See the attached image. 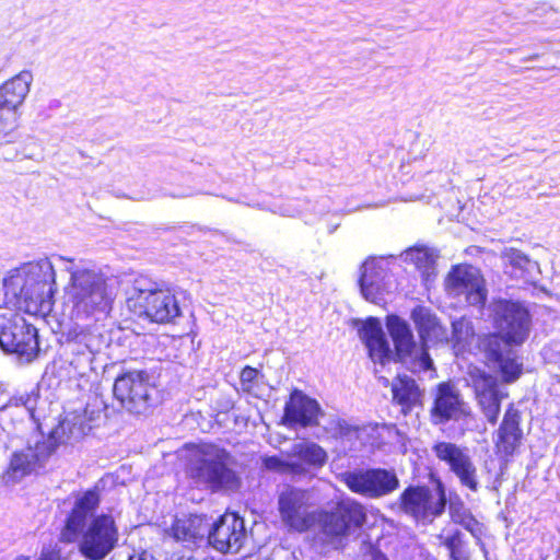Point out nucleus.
<instances>
[{
    "mask_svg": "<svg viewBox=\"0 0 560 560\" xmlns=\"http://www.w3.org/2000/svg\"><path fill=\"white\" fill-rule=\"evenodd\" d=\"M281 521L290 529L303 533L315 527L314 544L323 552L343 550L351 535L366 523V509L359 501L342 498L328 509L310 512L307 491L288 487L279 495Z\"/></svg>",
    "mask_w": 560,
    "mask_h": 560,
    "instance_id": "1",
    "label": "nucleus"
},
{
    "mask_svg": "<svg viewBox=\"0 0 560 560\" xmlns=\"http://www.w3.org/2000/svg\"><path fill=\"white\" fill-rule=\"evenodd\" d=\"M491 312L498 334L486 337L482 347L489 364L500 371L505 383L516 381L523 371V362L513 349L528 336L530 316L518 302L498 300L491 304Z\"/></svg>",
    "mask_w": 560,
    "mask_h": 560,
    "instance_id": "2",
    "label": "nucleus"
},
{
    "mask_svg": "<svg viewBox=\"0 0 560 560\" xmlns=\"http://www.w3.org/2000/svg\"><path fill=\"white\" fill-rule=\"evenodd\" d=\"M100 504L98 493L89 490L77 498L66 521L61 537L74 541L79 535V551L89 560L105 559L118 545L119 532L112 515L93 516Z\"/></svg>",
    "mask_w": 560,
    "mask_h": 560,
    "instance_id": "3",
    "label": "nucleus"
},
{
    "mask_svg": "<svg viewBox=\"0 0 560 560\" xmlns=\"http://www.w3.org/2000/svg\"><path fill=\"white\" fill-rule=\"evenodd\" d=\"M411 318L418 329L421 345L416 343L412 331L405 320L398 316L387 318V328L396 349L395 355L412 372L427 371L433 364L427 351L428 345L447 342L448 334L429 307L416 306L411 312Z\"/></svg>",
    "mask_w": 560,
    "mask_h": 560,
    "instance_id": "4",
    "label": "nucleus"
},
{
    "mask_svg": "<svg viewBox=\"0 0 560 560\" xmlns=\"http://www.w3.org/2000/svg\"><path fill=\"white\" fill-rule=\"evenodd\" d=\"M66 260L63 257H59ZM66 271L70 280L66 295L71 305L72 318L89 319L106 315L112 310L116 292L112 280L101 270L67 259Z\"/></svg>",
    "mask_w": 560,
    "mask_h": 560,
    "instance_id": "5",
    "label": "nucleus"
},
{
    "mask_svg": "<svg viewBox=\"0 0 560 560\" xmlns=\"http://www.w3.org/2000/svg\"><path fill=\"white\" fill-rule=\"evenodd\" d=\"M83 433L82 427L68 418L63 419L48 435L42 432L33 433L23 446L12 452L5 478L16 482L28 475L37 474L45 468L58 445L71 439L77 440Z\"/></svg>",
    "mask_w": 560,
    "mask_h": 560,
    "instance_id": "6",
    "label": "nucleus"
},
{
    "mask_svg": "<svg viewBox=\"0 0 560 560\" xmlns=\"http://www.w3.org/2000/svg\"><path fill=\"white\" fill-rule=\"evenodd\" d=\"M229 454L212 444L197 448L189 460L188 475L198 485L212 492H235L242 479L228 466Z\"/></svg>",
    "mask_w": 560,
    "mask_h": 560,
    "instance_id": "7",
    "label": "nucleus"
},
{
    "mask_svg": "<svg viewBox=\"0 0 560 560\" xmlns=\"http://www.w3.org/2000/svg\"><path fill=\"white\" fill-rule=\"evenodd\" d=\"M128 306L139 317L158 324L172 323L180 316L178 301L171 290L144 276L135 279Z\"/></svg>",
    "mask_w": 560,
    "mask_h": 560,
    "instance_id": "8",
    "label": "nucleus"
},
{
    "mask_svg": "<svg viewBox=\"0 0 560 560\" xmlns=\"http://www.w3.org/2000/svg\"><path fill=\"white\" fill-rule=\"evenodd\" d=\"M113 392L121 407L133 415L148 413L159 400L154 376L147 371H129L119 375Z\"/></svg>",
    "mask_w": 560,
    "mask_h": 560,
    "instance_id": "9",
    "label": "nucleus"
},
{
    "mask_svg": "<svg viewBox=\"0 0 560 560\" xmlns=\"http://www.w3.org/2000/svg\"><path fill=\"white\" fill-rule=\"evenodd\" d=\"M0 348L30 362L39 351L37 329L21 315L3 312L0 314Z\"/></svg>",
    "mask_w": 560,
    "mask_h": 560,
    "instance_id": "10",
    "label": "nucleus"
},
{
    "mask_svg": "<svg viewBox=\"0 0 560 560\" xmlns=\"http://www.w3.org/2000/svg\"><path fill=\"white\" fill-rule=\"evenodd\" d=\"M338 480L353 493L369 499L386 497L399 488V479L394 469L359 468L338 475Z\"/></svg>",
    "mask_w": 560,
    "mask_h": 560,
    "instance_id": "11",
    "label": "nucleus"
},
{
    "mask_svg": "<svg viewBox=\"0 0 560 560\" xmlns=\"http://www.w3.org/2000/svg\"><path fill=\"white\" fill-rule=\"evenodd\" d=\"M446 506V495L442 483L434 493L425 486H409L399 497V509L416 522L432 523L441 516Z\"/></svg>",
    "mask_w": 560,
    "mask_h": 560,
    "instance_id": "12",
    "label": "nucleus"
},
{
    "mask_svg": "<svg viewBox=\"0 0 560 560\" xmlns=\"http://www.w3.org/2000/svg\"><path fill=\"white\" fill-rule=\"evenodd\" d=\"M55 269L51 261L48 258L39 259L38 261L31 262L26 267V277L23 278L21 275L12 276L5 279L3 282V289L5 295H12L13 300L26 301L33 298V290L31 287H35L36 291L44 292L45 287L55 283Z\"/></svg>",
    "mask_w": 560,
    "mask_h": 560,
    "instance_id": "13",
    "label": "nucleus"
},
{
    "mask_svg": "<svg viewBox=\"0 0 560 560\" xmlns=\"http://www.w3.org/2000/svg\"><path fill=\"white\" fill-rule=\"evenodd\" d=\"M444 287L452 298H464L469 305L483 306L487 300L485 280L476 267L458 265L447 273Z\"/></svg>",
    "mask_w": 560,
    "mask_h": 560,
    "instance_id": "14",
    "label": "nucleus"
},
{
    "mask_svg": "<svg viewBox=\"0 0 560 560\" xmlns=\"http://www.w3.org/2000/svg\"><path fill=\"white\" fill-rule=\"evenodd\" d=\"M33 74L23 70L0 86V126L2 129L16 128V109L27 96Z\"/></svg>",
    "mask_w": 560,
    "mask_h": 560,
    "instance_id": "15",
    "label": "nucleus"
},
{
    "mask_svg": "<svg viewBox=\"0 0 560 560\" xmlns=\"http://www.w3.org/2000/svg\"><path fill=\"white\" fill-rule=\"evenodd\" d=\"M209 544L222 553H236L243 547L247 533L242 517L235 513H225L215 523L208 524Z\"/></svg>",
    "mask_w": 560,
    "mask_h": 560,
    "instance_id": "16",
    "label": "nucleus"
},
{
    "mask_svg": "<svg viewBox=\"0 0 560 560\" xmlns=\"http://www.w3.org/2000/svg\"><path fill=\"white\" fill-rule=\"evenodd\" d=\"M471 382L483 416L491 424L497 423L501 400L506 396L499 389L497 377L477 370L471 373Z\"/></svg>",
    "mask_w": 560,
    "mask_h": 560,
    "instance_id": "17",
    "label": "nucleus"
},
{
    "mask_svg": "<svg viewBox=\"0 0 560 560\" xmlns=\"http://www.w3.org/2000/svg\"><path fill=\"white\" fill-rule=\"evenodd\" d=\"M430 412L434 424L458 420L466 413L465 402L455 385L451 383L439 384Z\"/></svg>",
    "mask_w": 560,
    "mask_h": 560,
    "instance_id": "18",
    "label": "nucleus"
},
{
    "mask_svg": "<svg viewBox=\"0 0 560 560\" xmlns=\"http://www.w3.org/2000/svg\"><path fill=\"white\" fill-rule=\"evenodd\" d=\"M322 409L317 400L303 392L294 389L284 407V421L289 427L299 424L303 428L318 424Z\"/></svg>",
    "mask_w": 560,
    "mask_h": 560,
    "instance_id": "19",
    "label": "nucleus"
},
{
    "mask_svg": "<svg viewBox=\"0 0 560 560\" xmlns=\"http://www.w3.org/2000/svg\"><path fill=\"white\" fill-rule=\"evenodd\" d=\"M521 413L511 404L506 409L503 421L498 429L495 447L498 453L504 456H512L521 446L523 432L520 428Z\"/></svg>",
    "mask_w": 560,
    "mask_h": 560,
    "instance_id": "20",
    "label": "nucleus"
},
{
    "mask_svg": "<svg viewBox=\"0 0 560 560\" xmlns=\"http://www.w3.org/2000/svg\"><path fill=\"white\" fill-rule=\"evenodd\" d=\"M359 336L366 346L369 354L374 362L384 365L392 360V350L377 319L370 318L366 320L362 328L359 329Z\"/></svg>",
    "mask_w": 560,
    "mask_h": 560,
    "instance_id": "21",
    "label": "nucleus"
},
{
    "mask_svg": "<svg viewBox=\"0 0 560 560\" xmlns=\"http://www.w3.org/2000/svg\"><path fill=\"white\" fill-rule=\"evenodd\" d=\"M360 288L365 300L380 304L383 301L384 290L383 281L386 277V270L382 260L368 259L361 267Z\"/></svg>",
    "mask_w": 560,
    "mask_h": 560,
    "instance_id": "22",
    "label": "nucleus"
},
{
    "mask_svg": "<svg viewBox=\"0 0 560 560\" xmlns=\"http://www.w3.org/2000/svg\"><path fill=\"white\" fill-rule=\"evenodd\" d=\"M394 401L401 407L407 415L415 407L421 405L422 392L416 381L408 375H398L392 384Z\"/></svg>",
    "mask_w": 560,
    "mask_h": 560,
    "instance_id": "23",
    "label": "nucleus"
},
{
    "mask_svg": "<svg viewBox=\"0 0 560 560\" xmlns=\"http://www.w3.org/2000/svg\"><path fill=\"white\" fill-rule=\"evenodd\" d=\"M287 456L300 463L304 469L305 466L322 467L327 460L326 451L318 444L310 441L294 443L287 452Z\"/></svg>",
    "mask_w": 560,
    "mask_h": 560,
    "instance_id": "24",
    "label": "nucleus"
},
{
    "mask_svg": "<svg viewBox=\"0 0 560 560\" xmlns=\"http://www.w3.org/2000/svg\"><path fill=\"white\" fill-rule=\"evenodd\" d=\"M176 540L192 541L203 538L208 533V523L202 516L191 515L176 520L171 528Z\"/></svg>",
    "mask_w": 560,
    "mask_h": 560,
    "instance_id": "25",
    "label": "nucleus"
},
{
    "mask_svg": "<svg viewBox=\"0 0 560 560\" xmlns=\"http://www.w3.org/2000/svg\"><path fill=\"white\" fill-rule=\"evenodd\" d=\"M402 256L405 261L412 262L417 267L425 282L435 276V262L439 257L435 249L416 246L407 249Z\"/></svg>",
    "mask_w": 560,
    "mask_h": 560,
    "instance_id": "26",
    "label": "nucleus"
},
{
    "mask_svg": "<svg viewBox=\"0 0 560 560\" xmlns=\"http://www.w3.org/2000/svg\"><path fill=\"white\" fill-rule=\"evenodd\" d=\"M500 257L503 264L510 266L517 276H532L538 269V264L535 260L513 247H504Z\"/></svg>",
    "mask_w": 560,
    "mask_h": 560,
    "instance_id": "27",
    "label": "nucleus"
},
{
    "mask_svg": "<svg viewBox=\"0 0 560 560\" xmlns=\"http://www.w3.org/2000/svg\"><path fill=\"white\" fill-rule=\"evenodd\" d=\"M432 453L451 470L469 455V450L453 442L438 441L432 445Z\"/></svg>",
    "mask_w": 560,
    "mask_h": 560,
    "instance_id": "28",
    "label": "nucleus"
},
{
    "mask_svg": "<svg viewBox=\"0 0 560 560\" xmlns=\"http://www.w3.org/2000/svg\"><path fill=\"white\" fill-rule=\"evenodd\" d=\"M450 471H452L457 477L460 486L469 489L472 492H477L479 490L480 482L478 477V469L470 454Z\"/></svg>",
    "mask_w": 560,
    "mask_h": 560,
    "instance_id": "29",
    "label": "nucleus"
},
{
    "mask_svg": "<svg viewBox=\"0 0 560 560\" xmlns=\"http://www.w3.org/2000/svg\"><path fill=\"white\" fill-rule=\"evenodd\" d=\"M475 336L472 324L469 319L460 317L452 323V341L454 347L463 349L469 345Z\"/></svg>",
    "mask_w": 560,
    "mask_h": 560,
    "instance_id": "30",
    "label": "nucleus"
},
{
    "mask_svg": "<svg viewBox=\"0 0 560 560\" xmlns=\"http://www.w3.org/2000/svg\"><path fill=\"white\" fill-rule=\"evenodd\" d=\"M264 466L268 470L277 471V472H293L301 474L304 471V468L300 463L292 460L289 458L288 460H283L278 456H269L264 459Z\"/></svg>",
    "mask_w": 560,
    "mask_h": 560,
    "instance_id": "31",
    "label": "nucleus"
},
{
    "mask_svg": "<svg viewBox=\"0 0 560 560\" xmlns=\"http://www.w3.org/2000/svg\"><path fill=\"white\" fill-rule=\"evenodd\" d=\"M82 352L80 355H74L69 359V364L73 368V370L80 374L84 375L86 371L91 369V363L93 359V349L81 348Z\"/></svg>",
    "mask_w": 560,
    "mask_h": 560,
    "instance_id": "32",
    "label": "nucleus"
},
{
    "mask_svg": "<svg viewBox=\"0 0 560 560\" xmlns=\"http://www.w3.org/2000/svg\"><path fill=\"white\" fill-rule=\"evenodd\" d=\"M326 430L336 438L350 436L355 433L357 428L340 418H334L329 421Z\"/></svg>",
    "mask_w": 560,
    "mask_h": 560,
    "instance_id": "33",
    "label": "nucleus"
},
{
    "mask_svg": "<svg viewBox=\"0 0 560 560\" xmlns=\"http://www.w3.org/2000/svg\"><path fill=\"white\" fill-rule=\"evenodd\" d=\"M257 375H258V370L254 369L249 365L245 366L242 370L240 380H241L242 389L244 392L249 393L252 390L253 382L256 380Z\"/></svg>",
    "mask_w": 560,
    "mask_h": 560,
    "instance_id": "34",
    "label": "nucleus"
},
{
    "mask_svg": "<svg viewBox=\"0 0 560 560\" xmlns=\"http://www.w3.org/2000/svg\"><path fill=\"white\" fill-rule=\"evenodd\" d=\"M448 511L452 521L456 524H459L462 518L470 514L462 501H452Z\"/></svg>",
    "mask_w": 560,
    "mask_h": 560,
    "instance_id": "35",
    "label": "nucleus"
},
{
    "mask_svg": "<svg viewBox=\"0 0 560 560\" xmlns=\"http://www.w3.org/2000/svg\"><path fill=\"white\" fill-rule=\"evenodd\" d=\"M462 533L456 530L454 534L447 536L443 540V545L448 549L451 556L454 558L455 553L460 547L462 544Z\"/></svg>",
    "mask_w": 560,
    "mask_h": 560,
    "instance_id": "36",
    "label": "nucleus"
},
{
    "mask_svg": "<svg viewBox=\"0 0 560 560\" xmlns=\"http://www.w3.org/2000/svg\"><path fill=\"white\" fill-rule=\"evenodd\" d=\"M459 525H462L465 529L470 532L474 536H478L480 533V527L478 521L471 515H467L466 517L462 518L459 522Z\"/></svg>",
    "mask_w": 560,
    "mask_h": 560,
    "instance_id": "37",
    "label": "nucleus"
},
{
    "mask_svg": "<svg viewBox=\"0 0 560 560\" xmlns=\"http://www.w3.org/2000/svg\"><path fill=\"white\" fill-rule=\"evenodd\" d=\"M85 339H86V336H81L80 340L70 342L68 345V347L70 348L72 357L80 355V353L82 352L81 348L92 349L91 345H89L86 342L82 343V341H84Z\"/></svg>",
    "mask_w": 560,
    "mask_h": 560,
    "instance_id": "38",
    "label": "nucleus"
},
{
    "mask_svg": "<svg viewBox=\"0 0 560 560\" xmlns=\"http://www.w3.org/2000/svg\"><path fill=\"white\" fill-rule=\"evenodd\" d=\"M13 140L12 130L11 129H2L0 126V143L2 142H11Z\"/></svg>",
    "mask_w": 560,
    "mask_h": 560,
    "instance_id": "39",
    "label": "nucleus"
},
{
    "mask_svg": "<svg viewBox=\"0 0 560 560\" xmlns=\"http://www.w3.org/2000/svg\"><path fill=\"white\" fill-rule=\"evenodd\" d=\"M129 560H159L153 555L149 553L148 551H143L138 556H132L129 558Z\"/></svg>",
    "mask_w": 560,
    "mask_h": 560,
    "instance_id": "40",
    "label": "nucleus"
},
{
    "mask_svg": "<svg viewBox=\"0 0 560 560\" xmlns=\"http://www.w3.org/2000/svg\"><path fill=\"white\" fill-rule=\"evenodd\" d=\"M23 156L26 159L35 160V161H39L43 159V155L40 152H37V153L36 152H24Z\"/></svg>",
    "mask_w": 560,
    "mask_h": 560,
    "instance_id": "41",
    "label": "nucleus"
},
{
    "mask_svg": "<svg viewBox=\"0 0 560 560\" xmlns=\"http://www.w3.org/2000/svg\"><path fill=\"white\" fill-rule=\"evenodd\" d=\"M373 560H388V559L382 552L375 551L373 555Z\"/></svg>",
    "mask_w": 560,
    "mask_h": 560,
    "instance_id": "42",
    "label": "nucleus"
},
{
    "mask_svg": "<svg viewBox=\"0 0 560 560\" xmlns=\"http://www.w3.org/2000/svg\"><path fill=\"white\" fill-rule=\"evenodd\" d=\"M538 57H539V55L535 54V55L529 56L528 58H526V59H525V61H527V60H535V59H537Z\"/></svg>",
    "mask_w": 560,
    "mask_h": 560,
    "instance_id": "43",
    "label": "nucleus"
},
{
    "mask_svg": "<svg viewBox=\"0 0 560 560\" xmlns=\"http://www.w3.org/2000/svg\"><path fill=\"white\" fill-rule=\"evenodd\" d=\"M14 560H28V558L24 557V556H20V557H16Z\"/></svg>",
    "mask_w": 560,
    "mask_h": 560,
    "instance_id": "44",
    "label": "nucleus"
},
{
    "mask_svg": "<svg viewBox=\"0 0 560 560\" xmlns=\"http://www.w3.org/2000/svg\"><path fill=\"white\" fill-rule=\"evenodd\" d=\"M39 560H45L44 558H40Z\"/></svg>",
    "mask_w": 560,
    "mask_h": 560,
    "instance_id": "45",
    "label": "nucleus"
}]
</instances>
